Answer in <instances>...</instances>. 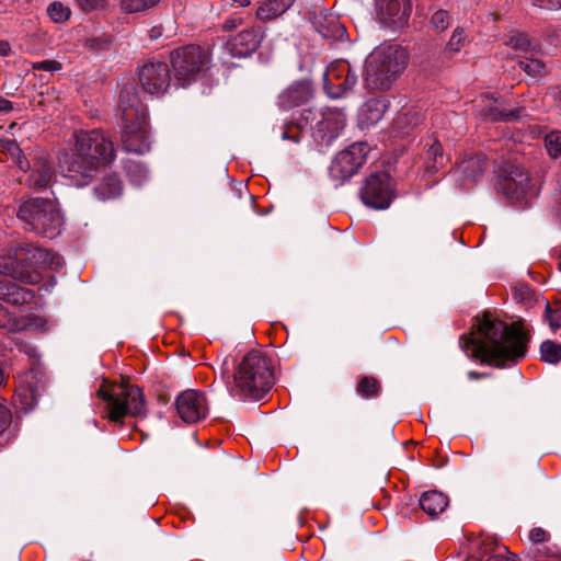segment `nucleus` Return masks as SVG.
<instances>
[{
    "mask_svg": "<svg viewBox=\"0 0 561 561\" xmlns=\"http://www.w3.org/2000/svg\"><path fill=\"white\" fill-rule=\"evenodd\" d=\"M479 335L461 336V347L468 356L503 367L522 359L526 353L524 333L505 322L484 316L478 324Z\"/></svg>",
    "mask_w": 561,
    "mask_h": 561,
    "instance_id": "obj_1",
    "label": "nucleus"
},
{
    "mask_svg": "<svg viewBox=\"0 0 561 561\" xmlns=\"http://www.w3.org/2000/svg\"><path fill=\"white\" fill-rule=\"evenodd\" d=\"M70 152L58 157L60 169L78 186L91 182L100 168L113 162L115 150L112 140L100 129L73 133Z\"/></svg>",
    "mask_w": 561,
    "mask_h": 561,
    "instance_id": "obj_2",
    "label": "nucleus"
},
{
    "mask_svg": "<svg viewBox=\"0 0 561 561\" xmlns=\"http://www.w3.org/2000/svg\"><path fill=\"white\" fill-rule=\"evenodd\" d=\"M61 266L62 260L58 254L33 243L16 247L0 255V274L30 285L39 284L44 271Z\"/></svg>",
    "mask_w": 561,
    "mask_h": 561,
    "instance_id": "obj_3",
    "label": "nucleus"
},
{
    "mask_svg": "<svg viewBox=\"0 0 561 561\" xmlns=\"http://www.w3.org/2000/svg\"><path fill=\"white\" fill-rule=\"evenodd\" d=\"M274 383L271 360L260 351H250L236 367L229 392L242 401H259Z\"/></svg>",
    "mask_w": 561,
    "mask_h": 561,
    "instance_id": "obj_4",
    "label": "nucleus"
},
{
    "mask_svg": "<svg viewBox=\"0 0 561 561\" xmlns=\"http://www.w3.org/2000/svg\"><path fill=\"white\" fill-rule=\"evenodd\" d=\"M122 142L126 151L144 154L149 151L147 107L133 85H125L119 93Z\"/></svg>",
    "mask_w": 561,
    "mask_h": 561,
    "instance_id": "obj_5",
    "label": "nucleus"
},
{
    "mask_svg": "<svg viewBox=\"0 0 561 561\" xmlns=\"http://www.w3.org/2000/svg\"><path fill=\"white\" fill-rule=\"evenodd\" d=\"M408 62L407 51L392 44L376 47L366 61L365 82L371 90H388L403 72Z\"/></svg>",
    "mask_w": 561,
    "mask_h": 561,
    "instance_id": "obj_6",
    "label": "nucleus"
},
{
    "mask_svg": "<svg viewBox=\"0 0 561 561\" xmlns=\"http://www.w3.org/2000/svg\"><path fill=\"white\" fill-rule=\"evenodd\" d=\"M18 218L26 230L54 238L61 229L62 218L57 206L47 198H30L18 210Z\"/></svg>",
    "mask_w": 561,
    "mask_h": 561,
    "instance_id": "obj_7",
    "label": "nucleus"
},
{
    "mask_svg": "<svg viewBox=\"0 0 561 561\" xmlns=\"http://www.w3.org/2000/svg\"><path fill=\"white\" fill-rule=\"evenodd\" d=\"M98 393L106 401L108 419L112 422H121L126 415H144L145 400L138 386L121 383L111 390L100 389Z\"/></svg>",
    "mask_w": 561,
    "mask_h": 561,
    "instance_id": "obj_8",
    "label": "nucleus"
},
{
    "mask_svg": "<svg viewBox=\"0 0 561 561\" xmlns=\"http://www.w3.org/2000/svg\"><path fill=\"white\" fill-rule=\"evenodd\" d=\"M210 57L197 45L179 47L171 53L174 79L181 87L196 81L208 68Z\"/></svg>",
    "mask_w": 561,
    "mask_h": 561,
    "instance_id": "obj_9",
    "label": "nucleus"
},
{
    "mask_svg": "<svg viewBox=\"0 0 561 561\" xmlns=\"http://www.w3.org/2000/svg\"><path fill=\"white\" fill-rule=\"evenodd\" d=\"M499 188L513 203L527 205L538 195L539 187L519 164L505 163L499 175Z\"/></svg>",
    "mask_w": 561,
    "mask_h": 561,
    "instance_id": "obj_10",
    "label": "nucleus"
},
{
    "mask_svg": "<svg viewBox=\"0 0 561 561\" xmlns=\"http://www.w3.org/2000/svg\"><path fill=\"white\" fill-rule=\"evenodd\" d=\"M301 116L305 125H310L313 136L327 145L339 136L340 130L345 125L343 115L331 111L320 112L307 108L304 110Z\"/></svg>",
    "mask_w": 561,
    "mask_h": 561,
    "instance_id": "obj_11",
    "label": "nucleus"
},
{
    "mask_svg": "<svg viewBox=\"0 0 561 561\" xmlns=\"http://www.w3.org/2000/svg\"><path fill=\"white\" fill-rule=\"evenodd\" d=\"M369 146L367 142H355L336 154L330 167V175L336 181L352 178L365 163Z\"/></svg>",
    "mask_w": 561,
    "mask_h": 561,
    "instance_id": "obj_12",
    "label": "nucleus"
},
{
    "mask_svg": "<svg viewBox=\"0 0 561 561\" xmlns=\"http://www.w3.org/2000/svg\"><path fill=\"white\" fill-rule=\"evenodd\" d=\"M393 197L392 180L387 173H374L369 175L360 190L363 203L375 209L388 208Z\"/></svg>",
    "mask_w": 561,
    "mask_h": 561,
    "instance_id": "obj_13",
    "label": "nucleus"
},
{
    "mask_svg": "<svg viewBox=\"0 0 561 561\" xmlns=\"http://www.w3.org/2000/svg\"><path fill=\"white\" fill-rule=\"evenodd\" d=\"M324 90L332 98H341L357 83V76L352 71L350 64L335 60L330 64L323 73Z\"/></svg>",
    "mask_w": 561,
    "mask_h": 561,
    "instance_id": "obj_14",
    "label": "nucleus"
},
{
    "mask_svg": "<svg viewBox=\"0 0 561 561\" xmlns=\"http://www.w3.org/2000/svg\"><path fill=\"white\" fill-rule=\"evenodd\" d=\"M138 80L148 94H162L170 85V70L165 62L149 61L138 70Z\"/></svg>",
    "mask_w": 561,
    "mask_h": 561,
    "instance_id": "obj_15",
    "label": "nucleus"
},
{
    "mask_svg": "<svg viewBox=\"0 0 561 561\" xmlns=\"http://www.w3.org/2000/svg\"><path fill=\"white\" fill-rule=\"evenodd\" d=\"M176 411L183 422L192 424L204 420L208 414V404L204 392L183 391L175 401Z\"/></svg>",
    "mask_w": 561,
    "mask_h": 561,
    "instance_id": "obj_16",
    "label": "nucleus"
},
{
    "mask_svg": "<svg viewBox=\"0 0 561 561\" xmlns=\"http://www.w3.org/2000/svg\"><path fill=\"white\" fill-rule=\"evenodd\" d=\"M262 38L261 27L251 26L231 36L226 44V49L233 57H247L259 48Z\"/></svg>",
    "mask_w": 561,
    "mask_h": 561,
    "instance_id": "obj_17",
    "label": "nucleus"
},
{
    "mask_svg": "<svg viewBox=\"0 0 561 561\" xmlns=\"http://www.w3.org/2000/svg\"><path fill=\"white\" fill-rule=\"evenodd\" d=\"M28 171L27 184L34 190L48 187L55 176L54 163L49 154L45 151H38L32 158Z\"/></svg>",
    "mask_w": 561,
    "mask_h": 561,
    "instance_id": "obj_18",
    "label": "nucleus"
},
{
    "mask_svg": "<svg viewBox=\"0 0 561 561\" xmlns=\"http://www.w3.org/2000/svg\"><path fill=\"white\" fill-rule=\"evenodd\" d=\"M409 0H376L377 19L385 25H402L410 15Z\"/></svg>",
    "mask_w": 561,
    "mask_h": 561,
    "instance_id": "obj_19",
    "label": "nucleus"
},
{
    "mask_svg": "<svg viewBox=\"0 0 561 561\" xmlns=\"http://www.w3.org/2000/svg\"><path fill=\"white\" fill-rule=\"evenodd\" d=\"M476 108L478 114L492 122L512 121L519 117V110H506L502 107V103L497 99H493L489 94H481L477 101Z\"/></svg>",
    "mask_w": 561,
    "mask_h": 561,
    "instance_id": "obj_20",
    "label": "nucleus"
},
{
    "mask_svg": "<svg viewBox=\"0 0 561 561\" xmlns=\"http://www.w3.org/2000/svg\"><path fill=\"white\" fill-rule=\"evenodd\" d=\"M312 88L309 81H296L278 95V105L283 110L300 106L309 101Z\"/></svg>",
    "mask_w": 561,
    "mask_h": 561,
    "instance_id": "obj_21",
    "label": "nucleus"
},
{
    "mask_svg": "<svg viewBox=\"0 0 561 561\" xmlns=\"http://www.w3.org/2000/svg\"><path fill=\"white\" fill-rule=\"evenodd\" d=\"M35 298V293L31 289L23 288L15 283L1 278L0 279V299L14 306L31 304Z\"/></svg>",
    "mask_w": 561,
    "mask_h": 561,
    "instance_id": "obj_22",
    "label": "nucleus"
},
{
    "mask_svg": "<svg viewBox=\"0 0 561 561\" xmlns=\"http://www.w3.org/2000/svg\"><path fill=\"white\" fill-rule=\"evenodd\" d=\"M123 193V183L115 173L104 175L93 187L94 196L102 202L115 199Z\"/></svg>",
    "mask_w": 561,
    "mask_h": 561,
    "instance_id": "obj_23",
    "label": "nucleus"
},
{
    "mask_svg": "<svg viewBox=\"0 0 561 561\" xmlns=\"http://www.w3.org/2000/svg\"><path fill=\"white\" fill-rule=\"evenodd\" d=\"M486 169V158L484 153H476L463 159L457 167V171L465 179L477 182Z\"/></svg>",
    "mask_w": 561,
    "mask_h": 561,
    "instance_id": "obj_24",
    "label": "nucleus"
},
{
    "mask_svg": "<svg viewBox=\"0 0 561 561\" xmlns=\"http://www.w3.org/2000/svg\"><path fill=\"white\" fill-rule=\"evenodd\" d=\"M420 506L428 516L435 517L446 510L448 497L438 491H427L421 495Z\"/></svg>",
    "mask_w": 561,
    "mask_h": 561,
    "instance_id": "obj_25",
    "label": "nucleus"
},
{
    "mask_svg": "<svg viewBox=\"0 0 561 561\" xmlns=\"http://www.w3.org/2000/svg\"><path fill=\"white\" fill-rule=\"evenodd\" d=\"M387 110L385 100L370 99L368 100L360 110V123L363 126L369 127L377 124L383 116Z\"/></svg>",
    "mask_w": 561,
    "mask_h": 561,
    "instance_id": "obj_26",
    "label": "nucleus"
},
{
    "mask_svg": "<svg viewBox=\"0 0 561 561\" xmlns=\"http://www.w3.org/2000/svg\"><path fill=\"white\" fill-rule=\"evenodd\" d=\"M295 0H266L256 10V16L262 21L273 20L285 13Z\"/></svg>",
    "mask_w": 561,
    "mask_h": 561,
    "instance_id": "obj_27",
    "label": "nucleus"
},
{
    "mask_svg": "<svg viewBox=\"0 0 561 561\" xmlns=\"http://www.w3.org/2000/svg\"><path fill=\"white\" fill-rule=\"evenodd\" d=\"M317 31L328 39L344 41L347 36L345 26L334 16L317 22Z\"/></svg>",
    "mask_w": 561,
    "mask_h": 561,
    "instance_id": "obj_28",
    "label": "nucleus"
},
{
    "mask_svg": "<svg viewBox=\"0 0 561 561\" xmlns=\"http://www.w3.org/2000/svg\"><path fill=\"white\" fill-rule=\"evenodd\" d=\"M13 401L15 407H19V409L24 413L33 410L37 404V392L35 387L31 385L19 386L13 396Z\"/></svg>",
    "mask_w": 561,
    "mask_h": 561,
    "instance_id": "obj_29",
    "label": "nucleus"
},
{
    "mask_svg": "<svg viewBox=\"0 0 561 561\" xmlns=\"http://www.w3.org/2000/svg\"><path fill=\"white\" fill-rule=\"evenodd\" d=\"M447 162L448 157L444 153L442 144L435 140L426 151V171L434 174L444 168Z\"/></svg>",
    "mask_w": 561,
    "mask_h": 561,
    "instance_id": "obj_30",
    "label": "nucleus"
},
{
    "mask_svg": "<svg viewBox=\"0 0 561 561\" xmlns=\"http://www.w3.org/2000/svg\"><path fill=\"white\" fill-rule=\"evenodd\" d=\"M466 561H517V559L506 548L493 552L490 545L484 543L480 551L472 553Z\"/></svg>",
    "mask_w": 561,
    "mask_h": 561,
    "instance_id": "obj_31",
    "label": "nucleus"
},
{
    "mask_svg": "<svg viewBox=\"0 0 561 561\" xmlns=\"http://www.w3.org/2000/svg\"><path fill=\"white\" fill-rule=\"evenodd\" d=\"M380 382L371 376H364L359 379L356 386V392L364 399L377 398L380 393Z\"/></svg>",
    "mask_w": 561,
    "mask_h": 561,
    "instance_id": "obj_32",
    "label": "nucleus"
},
{
    "mask_svg": "<svg viewBox=\"0 0 561 561\" xmlns=\"http://www.w3.org/2000/svg\"><path fill=\"white\" fill-rule=\"evenodd\" d=\"M124 169L130 182L137 186L141 185L148 178V170L139 161L127 160L124 163Z\"/></svg>",
    "mask_w": 561,
    "mask_h": 561,
    "instance_id": "obj_33",
    "label": "nucleus"
},
{
    "mask_svg": "<svg viewBox=\"0 0 561 561\" xmlns=\"http://www.w3.org/2000/svg\"><path fill=\"white\" fill-rule=\"evenodd\" d=\"M518 66L533 78H540L547 75L546 64L537 58H523L518 61Z\"/></svg>",
    "mask_w": 561,
    "mask_h": 561,
    "instance_id": "obj_34",
    "label": "nucleus"
},
{
    "mask_svg": "<svg viewBox=\"0 0 561 561\" xmlns=\"http://www.w3.org/2000/svg\"><path fill=\"white\" fill-rule=\"evenodd\" d=\"M541 360L549 364H558L561 360V344L547 340L540 345Z\"/></svg>",
    "mask_w": 561,
    "mask_h": 561,
    "instance_id": "obj_35",
    "label": "nucleus"
},
{
    "mask_svg": "<svg viewBox=\"0 0 561 561\" xmlns=\"http://www.w3.org/2000/svg\"><path fill=\"white\" fill-rule=\"evenodd\" d=\"M545 148L550 158L561 156V130H551L543 138Z\"/></svg>",
    "mask_w": 561,
    "mask_h": 561,
    "instance_id": "obj_36",
    "label": "nucleus"
},
{
    "mask_svg": "<svg viewBox=\"0 0 561 561\" xmlns=\"http://www.w3.org/2000/svg\"><path fill=\"white\" fill-rule=\"evenodd\" d=\"M160 0H122L121 5L126 13L146 11L154 7Z\"/></svg>",
    "mask_w": 561,
    "mask_h": 561,
    "instance_id": "obj_37",
    "label": "nucleus"
},
{
    "mask_svg": "<svg viewBox=\"0 0 561 561\" xmlns=\"http://www.w3.org/2000/svg\"><path fill=\"white\" fill-rule=\"evenodd\" d=\"M48 16L56 23H62L70 18L71 11L61 2L55 1L47 8Z\"/></svg>",
    "mask_w": 561,
    "mask_h": 561,
    "instance_id": "obj_38",
    "label": "nucleus"
},
{
    "mask_svg": "<svg viewBox=\"0 0 561 561\" xmlns=\"http://www.w3.org/2000/svg\"><path fill=\"white\" fill-rule=\"evenodd\" d=\"M431 25L437 32H443L451 23V16L446 10H437L431 16Z\"/></svg>",
    "mask_w": 561,
    "mask_h": 561,
    "instance_id": "obj_39",
    "label": "nucleus"
},
{
    "mask_svg": "<svg viewBox=\"0 0 561 561\" xmlns=\"http://www.w3.org/2000/svg\"><path fill=\"white\" fill-rule=\"evenodd\" d=\"M76 4L82 12L90 13L107 9L110 0H76Z\"/></svg>",
    "mask_w": 561,
    "mask_h": 561,
    "instance_id": "obj_40",
    "label": "nucleus"
},
{
    "mask_svg": "<svg viewBox=\"0 0 561 561\" xmlns=\"http://www.w3.org/2000/svg\"><path fill=\"white\" fill-rule=\"evenodd\" d=\"M466 44L465 31L461 27H456L453 35L447 43L446 49L450 53H458Z\"/></svg>",
    "mask_w": 561,
    "mask_h": 561,
    "instance_id": "obj_41",
    "label": "nucleus"
},
{
    "mask_svg": "<svg viewBox=\"0 0 561 561\" xmlns=\"http://www.w3.org/2000/svg\"><path fill=\"white\" fill-rule=\"evenodd\" d=\"M545 317L548 320L550 328L556 331L561 328V306L552 308L548 302L546 304Z\"/></svg>",
    "mask_w": 561,
    "mask_h": 561,
    "instance_id": "obj_42",
    "label": "nucleus"
},
{
    "mask_svg": "<svg viewBox=\"0 0 561 561\" xmlns=\"http://www.w3.org/2000/svg\"><path fill=\"white\" fill-rule=\"evenodd\" d=\"M0 328L5 329L8 331H16L18 330L16 320L11 317V314L8 312V310L2 305H0Z\"/></svg>",
    "mask_w": 561,
    "mask_h": 561,
    "instance_id": "obj_43",
    "label": "nucleus"
},
{
    "mask_svg": "<svg viewBox=\"0 0 561 561\" xmlns=\"http://www.w3.org/2000/svg\"><path fill=\"white\" fill-rule=\"evenodd\" d=\"M11 150V157L13 161L16 163L20 170L27 171L28 165H31V161L26 160L22 150L19 148V146L14 145L10 148Z\"/></svg>",
    "mask_w": 561,
    "mask_h": 561,
    "instance_id": "obj_44",
    "label": "nucleus"
},
{
    "mask_svg": "<svg viewBox=\"0 0 561 561\" xmlns=\"http://www.w3.org/2000/svg\"><path fill=\"white\" fill-rule=\"evenodd\" d=\"M33 69L38 71L55 72L61 69V64L56 60H43L34 62Z\"/></svg>",
    "mask_w": 561,
    "mask_h": 561,
    "instance_id": "obj_45",
    "label": "nucleus"
},
{
    "mask_svg": "<svg viewBox=\"0 0 561 561\" xmlns=\"http://www.w3.org/2000/svg\"><path fill=\"white\" fill-rule=\"evenodd\" d=\"M422 115L419 112L411 113L410 111L401 113L398 117L399 124H405L408 126H415L421 122Z\"/></svg>",
    "mask_w": 561,
    "mask_h": 561,
    "instance_id": "obj_46",
    "label": "nucleus"
},
{
    "mask_svg": "<svg viewBox=\"0 0 561 561\" xmlns=\"http://www.w3.org/2000/svg\"><path fill=\"white\" fill-rule=\"evenodd\" d=\"M514 297L517 300L524 301V302H530L534 297V293L527 285H522L514 290Z\"/></svg>",
    "mask_w": 561,
    "mask_h": 561,
    "instance_id": "obj_47",
    "label": "nucleus"
},
{
    "mask_svg": "<svg viewBox=\"0 0 561 561\" xmlns=\"http://www.w3.org/2000/svg\"><path fill=\"white\" fill-rule=\"evenodd\" d=\"M510 45L515 49H525L529 46V41L525 34H517L510 38Z\"/></svg>",
    "mask_w": 561,
    "mask_h": 561,
    "instance_id": "obj_48",
    "label": "nucleus"
},
{
    "mask_svg": "<svg viewBox=\"0 0 561 561\" xmlns=\"http://www.w3.org/2000/svg\"><path fill=\"white\" fill-rule=\"evenodd\" d=\"M549 535L540 527L533 528L529 533V539L534 543L545 542L548 540Z\"/></svg>",
    "mask_w": 561,
    "mask_h": 561,
    "instance_id": "obj_49",
    "label": "nucleus"
},
{
    "mask_svg": "<svg viewBox=\"0 0 561 561\" xmlns=\"http://www.w3.org/2000/svg\"><path fill=\"white\" fill-rule=\"evenodd\" d=\"M10 423L11 413L3 404L0 403V435L7 430Z\"/></svg>",
    "mask_w": 561,
    "mask_h": 561,
    "instance_id": "obj_50",
    "label": "nucleus"
},
{
    "mask_svg": "<svg viewBox=\"0 0 561 561\" xmlns=\"http://www.w3.org/2000/svg\"><path fill=\"white\" fill-rule=\"evenodd\" d=\"M533 2L534 4L547 10L561 9V0H533Z\"/></svg>",
    "mask_w": 561,
    "mask_h": 561,
    "instance_id": "obj_51",
    "label": "nucleus"
},
{
    "mask_svg": "<svg viewBox=\"0 0 561 561\" xmlns=\"http://www.w3.org/2000/svg\"><path fill=\"white\" fill-rule=\"evenodd\" d=\"M282 138L286 140H291L294 142H298L300 140V131L295 129L294 133H291V127H288L286 130L283 131Z\"/></svg>",
    "mask_w": 561,
    "mask_h": 561,
    "instance_id": "obj_52",
    "label": "nucleus"
},
{
    "mask_svg": "<svg viewBox=\"0 0 561 561\" xmlns=\"http://www.w3.org/2000/svg\"><path fill=\"white\" fill-rule=\"evenodd\" d=\"M241 23H242L241 18H230L224 22L222 28L225 31H231V30L236 28L237 26H239Z\"/></svg>",
    "mask_w": 561,
    "mask_h": 561,
    "instance_id": "obj_53",
    "label": "nucleus"
},
{
    "mask_svg": "<svg viewBox=\"0 0 561 561\" xmlns=\"http://www.w3.org/2000/svg\"><path fill=\"white\" fill-rule=\"evenodd\" d=\"M19 350L28 356H35L36 355V348L27 343H22L19 345Z\"/></svg>",
    "mask_w": 561,
    "mask_h": 561,
    "instance_id": "obj_54",
    "label": "nucleus"
},
{
    "mask_svg": "<svg viewBox=\"0 0 561 561\" xmlns=\"http://www.w3.org/2000/svg\"><path fill=\"white\" fill-rule=\"evenodd\" d=\"M12 110V104L7 99L0 96V111L1 112H9Z\"/></svg>",
    "mask_w": 561,
    "mask_h": 561,
    "instance_id": "obj_55",
    "label": "nucleus"
},
{
    "mask_svg": "<svg viewBox=\"0 0 561 561\" xmlns=\"http://www.w3.org/2000/svg\"><path fill=\"white\" fill-rule=\"evenodd\" d=\"M468 378L471 379V380H478L480 378H483L485 377L484 374H480V373H477L474 370H471V371H468L467 374Z\"/></svg>",
    "mask_w": 561,
    "mask_h": 561,
    "instance_id": "obj_56",
    "label": "nucleus"
},
{
    "mask_svg": "<svg viewBox=\"0 0 561 561\" xmlns=\"http://www.w3.org/2000/svg\"><path fill=\"white\" fill-rule=\"evenodd\" d=\"M551 94L554 98L556 101L561 103V88H553L551 90Z\"/></svg>",
    "mask_w": 561,
    "mask_h": 561,
    "instance_id": "obj_57",
    "label": "nucleus"
},
{
    "mask_svg": "<svg viewBox=\"0 0 561 561\" xmlns=\"http://www.w3.org/2000/svg\"><path fill=\"white\" fill-rule=\"evenodd\" d=\"M9 50H10L9 44L1 42L0 43V55H2V56L8 55Z\"/></svg>",
    "mask_w": 561,
    "mask_h": 561,
    "instance_id": "obj_58",
    "label": "nucleus"
},
{
    "mask_svg": "<svg viewBox=\"0 0 561 561\" xmlns=\"http://www.w3.org/2000/svg\"><path fill=\"white\" fill-rule=\"evenodd\" d=\"M8 380V375L4 373L2 368H0V387L4 386Z\"/></svg>",
    "mask_w": 561,
    "mask_h": 561,
    "instance_id": "obj_59",
    "label": "nucleus"
},
{
    "mask_svg": "<svg viewBox=\"0 0 561 561\" xmlns=\"http://www.w3.org/2000/svg\"><path fill=\"white\" fill-rule=\"evenodd\" d=\"M237 7H247L250 4V0H231Z\"/></svg>",
    "mask_w": 561,
    "mask_h": 561,
    "instance_id": "obj_60",
    "label": "nucleus"
},
{
    "mask_svg": "<svg viewBox=\"0 0 561 561\" xmlns=\"http://www.w3.org/2000/svg\"><path fill=\"white\" fill-rule=\"evenodd\" d=\"M558 268H559V271H561V254H560V261H559V264H558Z\"/></svg>",
    "mask_w": 561,
    "mask_h": 561,
    "instance_id": "obj_61",
    "label": "nucleus"
}]
</instances>
